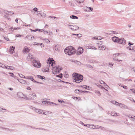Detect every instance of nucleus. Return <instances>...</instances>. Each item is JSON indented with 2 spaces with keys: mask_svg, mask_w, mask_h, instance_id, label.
Masks as SVG:
<instances>
[{
  "mask_svg": "<svg viewBox=\"0 0 135 135\" xmlns=\"http://www.w3.org/2000/svg\"><path fill=\"white\" fill-rule=\"evenodd\" d=\"M73 76L74 81L76 83L81 82L83 80V76L79 74L74 73L73 74Z\"/></svg>",
  "mask_w": 135,
  "mask_h": 135,
  "instance_id": "obj_1",
  "label": "nucleus"
},
{
  "mask_svg": "<svg viewBox=\"0 0 135 135\" xmlns=\"http://www.w3.org/2000/svg\"><path fill=\"white\" fill-rule=\"evenodd\" d=\"M76 51V50L71 46L66 47L64 50L65 53L69 55H73Z\"/></svg>",
  "mask_w": 135,
  "mask_h": 135,
  "instance_id": "obj_2",
  "label": "nucleus"
},
{
  "mask_svg": "<svg viewBox=\"0 0 135 135\" xmlns=\"http://www.w3.org/2000/svg\"><path fill=\"white\" fill-rule=\"evenodd\" d=\"M59 67H53L52 68V71L53 74L56 75L59 73L60 71L62 69V68H60Z\"/></svg>",
  "mask_w": 135,
  "mask_h": 135,
  "instance_id": "obj_3",
  "label": "nucleus"
},
{
  "mask_svg": "<svg viewBox=\"0 0 135 135\" xmlns=\"http://www.w3.org/2000/svg\"><path fill=\"white\" fill-rule=\"evenodd\" d=\"M32 63L34 66L36 68H40L41 66V64L40 63L39 61L36 60V59H34L32 61Z\"/></svg>",
  "mask_w": 135,
  "mask_h": 135,
  "instance_id": "obj_4",
  "label": "nucleus"
},
{
  "mask_svg": "<svg viewBox=\"0 0 135 135\" xmlns=\"http://www.w3.org/2000/svg\"><path fill=\"white\" fill-rule=\"evenodd\" d=\"M120 53H117L115 54H114L113 55V56L114 57V58H113V60H114L117 61L118 62H122V60H119L116 57L117 56H118L119 55H120Z\"/></svg>",
  "mask_w": 135,
  "mask_h": 135,
  "instance_id": "obj_5",
  "label": "nucleus"
},
{
  "mask_svg": "<svg viewBox=\"0 0 135 135\" xmlns=\"http://www.w3.org/2000/svg\"><path fill=\"white\" fill-rule=\"evenodd\" d=\"M68 26H70V28L73 30H76L79 28L78 27L76 26L71 25L69 24H68Z\"/></svg>",
  "mask_w": 135,
  "mask_h": 135,
  "instance_id": "obj_6",
  "label": "nucleus"
},
{
  "mask_svg": "<svg viewBox=\"0 0 135 135\" xmlns=\"http://www.w3.org/2000/svg\"><path fill=\"white\" fill-rule=\"evenodd\" d=\"M126 40L123 38H119L118 43L119 44H122L123 45H125L126 44Z\"/></svg>",
  "mask_w": 135,
  "mask_h": 135,
  "instance_id": "obj_7",
  "label": "nucleus"
},
{
  "mask_svg": "<svg viewBox=\"0 0 135 135\" xmlns=\"http://www.w3.org/2000/svg\"><path fill=\"white\" fill-rule=\"evenodd\" d=\"M42 103L43 104H49L50 105H51V104H54L56 105H58V104H56L55 103L52 102L50 101H43L42 102Z\"/></svg>",
  "mask_w": 135,
  "mask_h": 135,
  "instance_id": "obj_8",
  "label": "nucleus"
},
{
  "mask_svg": "<svg viewBox=\"0 0 135 135\" xmlns=\"http://www.w3.org/2000/svg\"><path fill=\"white\" fill-rule=\"evenodd\" d=\"M83 49L82 47H79L78 49V50L76 54L78 55L80 54L83 52Z\"/></svg>",
  "mask_w": 135,
  "mask_h": 135,
  "instance_id": "obj_9",
  "label": "nucleus"
},
{
  "mask_svg": "<svg viewBox=\"0 0 135 135\" xmlns=\"http://www.w3.org/2000/svg\"><path fill=\"white\" fill-rule=\"evenodd\" d=\"M17 95L19 98H24V96H25V95L22 93L20 92H18L17 93Z\"/></svg>",
  "mask_w": 135,
  "mask_h": 135,
  "instance_id": "obj_10",
  "label": "nucleus"
},
{
  "mask_svg": "<svg viewBox=\"0 0 135 135\" xmlns=\"http://www.w3.org/2000/svg\"><path fill=\"white\" fill-rule=\"evenodd\" d=\"M27 58L29 61L30 60L31 61L32 59L33 60L34 59L31 54L30 53L28 54V56H27Z\"/></svg>",
  "mask_w": 135,
  "mask_h": 135,
  "instance_id": "obj_11",
  "label": "nucleus"
},
{
  "mask_svg": "<svg viewBox=\"0 0 135 135\" xmlns=\"http://www.w3.org/2000/svg\"><path fill=\"white\" fill-rule=\"evenodd\" d=\"M119 38H120L114 36L112 37V40L114 42L118 43Z\"/></svg>",
  "mask_w": 135,
  "mask_h": 135,
  "instance_id": "obj_12",
  "label": "nucleus"
},
{
  "mask_svg": "<svg viewBox=\"0 0 135 135\" xmlns=\"http://www.w3.org/2000/svg\"><path fill=\"white\" fill-rule=\"evenodd\" d=\"M93 10V8L86 7L85 8V11L87 12L92 11Z\"/></svg>",
  "mask_w": 135,
  "mask_h": 135,
  "instance_id": "obj_13",
  "label": "nucleus"
},
{
  "mask_svg": "<svg viewBox=\"0 0 135 135\" xmlns=\"http://www.w3.org/2000/svg\"><path fill=\"white\" fill-rule=\"evenodd\" d=\"M15 47L14 46H11L9 48V52L11 54H13L14 52Z\"/></svg>",
  "mask_w": 135,
  "mask_h": 135,
  "instance_id": "obj_14",
  "label": "nucleus"
},
{
  "mask_svg": "<svg viewBox=\"0 0 135 135\" xmlns=\"http://www.w3.org/2000/svg\"><path fill=\"white\" fill-rule=\"evenodd\" d=\"M119 106L121 108H125L126 109H128V107L125 105L122 104V103H120Z\"/></svg>",
  "mask_w": 135,
  "mask_h": 135,
  "instance_id": "obj_15",
  "label": "nucleus"
},
{
  "mask_svg": "<svg viewBox=\"0 0 135 135\" xmlns=\"http://www.w3.org/2000/svg\"><path fill=\"white\" fill-rule=\"evenodd\" d=\"M18 81L23 84H25L27 83L26 81V80L21 79H17Z\"/></svg>",
  "mask_w": 135,
  "mask_h": 135,
  "instance_id": "obj_16",
  "label": "nucleus"
},
{
  "mask_svg": "<svg viewBox=\"0 0 135 135\" xmlns=\"http://www.w3.org/2000/svg\"><path fill=\"white\" fill-rule=\"evenodd\" d=\"M5 13L7 14H10L12 15L14 14V13L12 11H4Z\"/></svg>",
  "mask_w": 135,
  "mask_h": 135,
  "instance_id": "obj_17",
  "label": "nucleus"
},
{
  "mask_svg": "<svg viewBox=\"0 0 135 135\" xmlns=\"http://www.w3.org/2000/svg\"><path fill=\"white\" fill-rule=\"evenodd\" d=\"M8 73L10 75V76L12 77H13L15 79H17V77L13 73Z\"/></svg>",
  "mask_w": 135,
  "mask_h": 135,
  "instance_id": "obj_18",
  "label": "nucleus"
},
{
  "mask_svg": "<svg viewBox=\"0 0 135 135\" xmlns=\"http://www.w3.org/2000/svg\"><path fill=\"white\" fill-rule=\"evenodd\" d=\"M33 45H43V47H44V44H43L42 43H37L36 42H33Z\"/></svg>",
  "mask_w": 135,
  "mask_h": 135,
  "instance_id": "obj_19",
  "label": "nucleus"
},
{
  "mask_svg": "<svg viewBox=\"0 0 135 135\" xmlns=\"http://www.w3.org/2000/svg\"><path fill=\"white\" fill-rule=\"evenodd\" d=\"M70 17L72 19H77L78 17L75 15H72L70 16Z\"/></svg>",
  "mask_w": 135,
  "mask_h": 135,
  "instance_id": "obj_20",
  "label": "nucleus"
},
{
  "mask_svg": "<svg viewBox=\"0 0 135 135\" xmlns=\"http://www.w3.org/2000/svg\"><path fill=\"white\" fill-rule=\"evenodd\" d=\"M36 112H38L39 114H42L43 111L42 110H41L40 109H37L36 110Z\"/></svg>",
  "mask_w": 135,
  "mask_h": 135,
  "instance_id": "obj_21",
  "label": "nucleus"
},
{
  "mask_svg": "<svg viewBox=\"0 0 135 135\" xmlns=\"http://www.w3.org/2000/svg\"><path fill=\"white\" fill-rule=\"evenodd\" d=\"M29 50L30 49L28 48L25 47L23 50V52H28Z\"/></svg>",
  "mask_w": 135,
  "mask_h": 135,
  "instance_id": "obj_22",
  "label": "nucleus"
},
{
  "mask_svg": "<svg viewBox=\"0 0 135 135\" xmlns=\"http://www.w3.org/2000/svg\"><path fill=\"white\" fill-rule=\"evenodd\" d=\"M47 63L48 64H49V67H50V64H51V66H52L53 65V64L54 63L53 62V61H48L47 62Z\"/></svg>",
  "mask_w": 135,
  "mask_h": 135,
  "instance_id": "obj_23",
  "label": "nucleus"
},
{
  "mask_svg": "<svg viewBox=\"0 0 135 135\" xmlns=\"http://www.w3.org/2000/svg\"><path fill=\"white\" fill-rule=\"evenodd\" d=\"M37 76L39 79H42V80L43 79H45V77H44V76H43L37 75Z\"/></svg>",
  "mask_w": 135,
  "mask_h": 135,
  "instance_id": "obj_24",
  "label": "nucleus"
},
{
  "mask_svg": "<svg viewBox=\"0 0 135 135\" xmlns=\"http://www.w3.org/2000/svg\"><path fill=\"white\" fill-rule=\"evenodd\" d=\"M100 84H104L105 85L107 86L108 87H109V86H108V85H107L106 83H105L104 81H103L102 80H100Z\"/></svg>",
  "mask_w": 135,
  "mask_h": 135,
  "instance_id": "obj_25",
  "label": "nucleus"
},
{
  "mask_svg": "<svg viewBox=\"0 0 135 135\" xmlns=\"http://www.w3.org/2000/svg\"><path fill=\"white\" fill-rule=\"evenodd\" d=\"M20 29V27H17V28H13V27H11V28H10L9 29H10L12 30H18V29Z\"/></svg>",
  "mask_w": 135,
  "mask_h": 135,
  "instance_id": "obj_26",
  "label": "nucleus"
},
{
  "mask_svg": "<svg viewBox=\"0 0 135 135\" xmlns=\"http://www.w3.org/2000/svg\"><path fill=\"white\" fill-rule=\"evenodd\" d=\"M82 87L84 88L87 89H89V86L86 85H83V86H81Z\"/></svg>",
  "mask_w": 135,
  "mask_h": 135,
  "instance_id": "obj_27",
  "label": "nucleus"
},
{
  "mask_svg": "<svg viewBox=\"0 0 135 135\" xmlns=\"http://www.w3.org/2000/svg\"><path fill=\"white\" fill-rule=\"evenodd\" d=\"M79 4L81 3V2H84V0H75Z\"/></svg>",
  "mask_w": 135,
  "mask_h": 135,
  "instance_id": "obj_28",
  "label": "nucleus"
},
{
  "mask_svg": "<svg viewBox=\"0 0 135 135\" xmlns=\"http://www.w3.org/2000/svg\"><path fill=\"white\" fill-rule=\"evenodd\" d=\"M64 77L66 78H68L69 76L68 75L67 73L66 72H64Z\"/></svg>",
  "mask_w": 135,
  "mask_h": 135,
  "instance_id": "obj_29",
  "label": "nucleus"
},
{
  "mask_svg": "<svg viewBox=\"0 0 135 135\" xmlns=\"http://www.w3.org/2000/svg\"><path fill=\"white\" fill-rule=\"evenodd\" d=\"M80 123L81 124L85 126H86V127H89V125H88V124H85L84 123H83L81 121H80Z\"/></svg>",
  "mask_w": 135,
  "mask_h": 135,
  "instance_id": "obj_30",
  "label": "nucleus"
},
{
  "mask_svg": "<svg viewBox=\"0 0 135 135\" xmlns=\"http://www.w3.org/2000/svg\"><path fill=\"white\" fill-rule=\"evenodd\" d=\"M40 15L42 17H45L46 16V14L44 13H41Z\"/></svg>",
  "mask_w": 135,
  "mask_h": 135,
  "instance_id": "obj_31",
  "label": "nucleus"
},
{
  "mask_svg": "<svg viewBox=\"0 0 135 135\" xmlns=\"http://www.w3.org/2000/svg\"><path fill=\"white\" fill-rule=\"evenodd\" d=\"M56 76L62 79V73L60 74L59 75H57Z\"/></svg>",
  "mask_w": 135,
  "mask_h": 135,
  "instance_id": "obj_32",
  "label": "nucleus"
},
{
  "mask_svg": "<svg viewBox=\"0 0 135 135\" xmlns=\"http://www.w3.org/2000/svg\"><path fill=\"white\" fill-rule=\"evenodd\" d=\"M26 38L29 39L30 40H32V37L30 36V35H27V36L26 37Z\"/></svg>",
  "mask_w": 135,
  "mask_h": 135,
  "instance_id": "obj_33",
  "label": "nucleus"
},
{
  "mask_svg": "<svg viewBox=\"0 0 135 135\" xmlns=\"http://www.w3.org/2000/svg\"><path fill=\"white\" fill-rule=\"evenodd\" d=\"M95 92L96 94L98 95L99 96V95L101 94L100 92L99 91H98V90H96L95 91Z\"/></svg>",
  "mask_w": 135,
  "mask_h": 135,
  "instance_id": "obj_34",
  "label": "nucleus"
},
{
  "mask_svg": "<svg viewBox=\"0 0 135 135\" xmlns=\"http://www.w3.org/2000/svg\"><path fill=\"white\" fill-rule=\"evenodd\" d=\"M30 30L31 32H35L36 31H37L38 30V28H36L35 30H33L32 29H30Z\"/></svg>",
  "mask_w": 135,
  "mask_h": 135,
  "instance_id": "obj_35",
  "label": "nucleus"
},
{
  "mask_svg": "<svg viewBox=\"0 0 135 135\" xmlns=\"http://www.w3.org/2000/svg\"><path fill=\"white\" fill-rule=\"evenodd\" d=\"M54 61V60H53V58H51L49 57L48 59V61Z\"/></svg>",
  "mask_w": 135,
  "mask_h": 135,
  "instance_id": "obj_36",
  "label": "nucleus"
},
{
  "mask_svg": "<svg viewBox=\"0 0 135 135\" xmlns=\"http://www.w3.org/2000/svg\"><path fill=\"white\" fill-rule=\"evenodd\" d=\"M85 66L90 68H93V67L91 66V65L89 64H86L85 65Z\"/></svg>",
  "mask_w": 135,
  "mask_h": 135,
  "instance_id": "obj_37",
  "label": "nucleus"
},
{
  "mask_svg": "<svg viewBox=\"0 0 135 135\" xmlns=\"http://www.w3.org/2000/svg\"><path fill=\"white\" fill-rule=\"evenodd\" d=\"M101 49H100V50H104L105 49V47L104 46H102L101 47Z\"/></svg>",
  "mask_w": 135,
  "mask_h": 135,
  "instance_id": "obj_38",
  "label": "nucleus"
},
{
  "mask_svg": "<svg viewBox=\"0 0 135 135\" xmlns=\"http://www.w3.org/2000/svg\"><path fill=\"white\" fill-rule=\"evenodd\" d=\"M75 92L76 93L79 94L80 93V90L78 89H76L75 90Z\"/></svg>",
  "mask_w": 135,
  "mask_h": 135,
  "instance_id": "obj_39",
  "label": "nucleus"
},
{
  "mask_svg": "<svg viewBox=\"0 0 135 135\" xmlns=\"http://www.w3.org/2000/svg\"><path fill=\"white\" fill-rule=\"evenodd\" d=\"M127 48V49H128V50H133V47H132H132H131V46L128 47Z\"/></svg>",
  "mask_w": 135,
  "mask_h": 135,
  "instance_id": "obj_40",
  "label": "nucleus"
},
{
  "mask_svg": "<svg viewBox=\"0 0 135 135\" xmlns=\"http://www.w3.org/2000/svg\"><path fill=\"white\" fill-rule=\"evenodd\" d=\"M76 64L78 65H80L81 64V63L80 62L78 61H76Z\"/></svg>",
  "mask_w": 135,
  "mask_h": 135,
  "instance_id": "obj_41",
  "label": "nucleus"
},
{
  "mask_svg": "<svg viewBox=\"0 0 135 135\" xmlns=\"http://www.w3.org/2000/svg\"><path fill=\"white\" fill-rule=\"evenodd\" d=\"M22 36H23L22 35L20 34H17L16 36V37H22Z\"/></svg>",
  "mask_w": 135,
  "mask_h": 135,
  "instance_id": "obj_42",
  "label": "nucleus"
},
{
  "mask_svg": "<svg viewBox=\"0 0 135 135\" xmlns=\"http://www.w3.org/2000/svg\"><path fill=\"white\" fill-rule=\"evenodd\" d=\"M110 32L113 33L114 34H117L118 33L117 32L115 31H110Z\"/></svg>",
  "mask_w": 135,
  "mask_h": 135,
  "instance_id": "obj_43",
  "label": "nucleus"
},
{
  "mask_svg": "<svg viewBox=\"0 0 135 135\" xmlns=\"http://www.w3.org/2000/svg\"><path fill=\"white\" fill-rule=\"evenodd\" d=\"M81 35V34H74V33H72V35H75L76 36L78 37L79 35Z\"/></svg>",
  "mask_w": 135,
  "mask_h": 135,
  "instance_id": "obj_44",
  "label": "nucleus"
},
{
  "mask_svg": "<svg viewBox=\"0 0 135 135\" xmlns=\"http://www.w3.org/2000/svg\"><path fill=\"white\" fill-rule=\"evenodd\" d=\"M30 79L33 81H35V80L33 79V78L31 76H30Z\"/></svg>",
  "mask_w": 135,
  "mask_h": 135,
  "instance_id": "obj_45",
  "label": "nucleus"
},
{
  "mask_svg": "<svg viewBox=\"0 0 135 135\" xmlns=\"http://www.w3.org/2000/svg\"><path fill=\"white\" fill-rule=\"evenodd\" d=\"M49 18H54V19L55 18H58L56 17H55V16H49Z\"/></svg>",
  "mask_w": 135,
  "mask_h": 135,
  "instance_id": "obj_46",
  "label": "nucleus"
},
{
  "mask_svg": "<svg viewBox=\"0 0 135 135\" xmlns=\"http://www.w3.org/2000/svg\"><path fill=\"white\" fill-rule=\"evenodd\" d=\"M133 44H134L133 43H131L130 42H128V44L129 46H131V45H133Z\"/></svg>",
  "mask_w": 135,
  "mask_h": 135,
  "instance_id": "obj_47",
  "label": "nucleus"
},
{
  "mask_svg": "<svg viewBox=\"0 0 135 135\" xmlns=\"http://www.w3.org/2000/svg\"><path fill=\"white\" fill-rule=\"evenodd\" d=\"M120 103H119L117 102H115V104L117 105H119V106Z\"/></svg>",
  "mask_w": 135,
  "mask_h": 135,
  "instance_id": "obj_48",
  "label": "nucleus"
},
{
  "mask_svg": "<svg viewBox=\"0 0 135 135\" xmlns=\"http://www.w3.org/2000/svg\"><path fill=\"white\" fill-rule=\"evenodd\" d=\"M10 69L12 70H14L15 69V68L13 66H10Z\"/></svg>",
  "mask_w": 135,
  "mask_h": 135,
  "instance_id": "obj_49",
  "label": "nucleus"
},
{
  "mask_svg": "<svg viewBox=\"0 0 135 135\" xmlns=\"http://www.w3.org/2000/svg\"><path fill=\"white\" fill-rule=\"evenodd\" d=\"M125 89H127L128 88L125 85H123L122 86Z\"/></svg>",
  "mask_w": 135,
  "mask_h": 135,
  "instance_id": "obj_50",
  "label": "nucleus"
},
{
  "mask_svg": "<svg viewBox=\"0 0 135 135\" xmlns=\"http://www.w3.org/2000/svg\"><path fill=\"white\" fill-rule=\"evenodd\" d=\"M33 9L35 11L37 12V11L38 9L36 7H35L33 8Z\"/></svg>",
  "mask_w": 135,
  "mask_h": 135,
  "instance_id": "obj_51",
  "label": "nucleus"
},
{
  "mask_svg": "<svg viewBox=\"0 0 135 135\" xmlns=\"http://www.w3.org/2000/svg\"><path fill=\"white\" fill-rule=\"evenodd\" d=\"M19 75L20 76L21 78H24V75H23L22 74H20Z\"/></svg>",
  "mask_w": 135,
  "mask_h": 135,
  "instance_id": "obj_52",
  "label": "nucleus"
},
{
  "mask_svg": "<svg viewBox=\"0 0 135 135\" xmlns=\"http://www.w3.org/2000/svg\"><path fill=\"white\" fill-rule=\"evenodd\" d=\"M24 98L26 100L29 99V98L27 97L25 95V96H24V98Z\"/></svg>",
  "mask_w": 135,
  "mask_h": 135,
  "instance_id": "obj_53",
  "label": "nucleus"
},
{
  "mask_svg": "<svg viewBox=\"0 0 135 135\" xmlns=\"http://www.w3.org/2000/svg\"><path fill=\"white\" fill-rule=\"evenodd\" d=\"M1 67L4 68H7V66L3 64H2V66Z\"/></svg>",
  "mask_w": 135,
  "mask_h": 135,
  "instance_id": "obj_54",
  "label": "nucleus"
},
{
  "mask_svg": "<svg viewBox=\"0 0 135 135\" xmlns=\"http://www.w3.org/2000/svg\"><path fill=\"white\" fill-rule=\"evenodd\" d=\"M30 76H27L26 77L25 76H24V78H25V79H30Z\"/></svg>",
  "mask_w": 135,
  "mask_h": 135,
  "instance_id": "obj_55",
  "label": "nucleus"
},
{
  "mask_svg": "<svg viewBox=\"0 0 135 135\" xmlns=\"http://www.w3.org/2000/svg\"><path fill=\"white\" fill-rule=\"evenodd\" d=\"M4 38L7 41H9V39L7 37H4Z\"/></svg>",
  "mask_w": 135,
  "mask_h": 135,
  "instance_id": "obj_56",
  "label": "nucleus"
},
{
  "mask_svg": "<svg viewBox=\"0 0 135 135\" xmlns=\"http://www.w3.org/2000/svg\"><path fill=\"white\" fill-rule=\"evenodd\" d=\"M55 50L56 51H58V49L57 47L56 46H55L54 48V50Z\"/></svg>",
  "mask_w": 135,
  "mask_h": 135,
  "instance_id": "obj_57",
  "label": "nucleus"
},
{
  "mask_svg": "<svg viewBox=\"0 0 135 135\" xmlns=\"http://www.w3.org/2000/svg\"><path fill=\"white\" fill-rule=\"evenodd\" d=\"M32 95L33 97H36V95L34 94H32V95Z\"/></svg>",
  "mask_w": 135,
  "mask_h": 135,
  "instance_id": "obj_58",
  "label": "nucleus"
},
{
  "mask_svg": "<svg viewBox=\"0 0 135 135\" xmlns=\"http://www.w3.org/2000/svg\"><path fill=\"white\" fill-rule=\"evenodd\" d=\"M44 39L46 40V41L47 42H50V41L48 39H47V38H45Z\"/></svg>",
  "mask_w": 135,
  "mask_h": 135,
  "instance_id": "obj_59",
  "label": "nucleus"
},
{
  "mask_svg": "<svg viewBox=\"0 0 135 135\" xmlns=\"http://www.w3.org/2000/svg\"><path fill=\"white\" fill-rule=\"evenodd\" d=\"M39 32H44V30H43V29H38V30Z\"/></svg>",
  "mask_w": 135,
  "mask_h": 135,
  "instance_id": "obj_60",
  "label": "nucleus"
},
{
  "mask_svg": "<svg viewBox=\"0 0 135 135\" xmlns=\"http://www.w3.org/2000/svg\"><path fill=\"white\" fill-rule=\"evenodd\" d=\"M6 130L7 131H13L12 129H9V128H6Z\"/></svg>",
  "mask_w": 135,
  "mask_h": 135,
  "instance_id": "obj_61",
  "label": "nucleus"
},
{
  "mask_svg": "<svg viewBox=\"0 0 135 135\" xmlns=\"http://www.w3.org/2000/svg\"><path fill=\"white\" fill-rule=\"evenodd\" d=\"M58 101L59 102H61V103H64V101H63V100H62V101H61V100H58Z\"/></svg>",
  "mask_w": 135,
  "mask_h": 135,
  "instance_id": "obj_62",
  "label": "nucleus"
},
{
  "mask_svg": "<svg viewBox=\"0 0 135 135\" xmlns=\"http://www.w3.org/2000/svg\"><path fill=\"white\" fill-rule=\"evenodd\" d=\"M30 108L31 109H33L34 110H35L36 109V108H35L34 107H33L32 106L30 107Z\"/></svg>",
  "mask_w": 135,
  "mask_h": 135,
  "instance_id": "obj_63",
  "label": "nucleus"
},
{
  "mask_svg": "<svg viewBox=\"0 0 135 135\" xmlns=\"http://www.w3.org/2000/svg\"><path fill=\"white\" fill-rule=\"evenodd\" d=\"M131 70L135 72V67L131 69Z\"/></svg>",
  "mask_w": 135,
  "mask_h": 135,
  "instance_id": "obj_64",
  "label": "nucleus"
}]
</instances>
